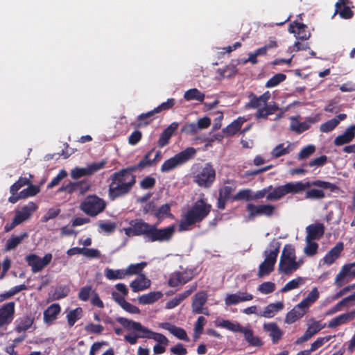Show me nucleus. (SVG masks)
<instances>
[{
	"mask_svg": "<svg viewBox=\"0 0 355 355\" xmlns=\"http://www.w3.org/2000/svg\"><path fill=\"white\" fill-rule=\"evenodd\" d=\"M130 226L123 228L126 236H143L146 242H168L175 231V225H172L164 228H158L156 225L150 224L142 219L131 220Z\"/></svg>",
	"mask_w": 355,
	"mask_h": 355,
	"instance_id": "1",
	"label": "nucleus"
},
{
	"mask_svg": "<svg viewBox=\"0 0 355 355\" xmlns=\"http://www.w3.org/2000/svg\"><path fill=\"white\" fill-rule=\"evenodd\" d=\"M130 166L122 168L112 173L108 189V197L114 200L130 193L136 184V175Z\"/></svg>",
	"mask_w": 355,
	"mask_h": 355,
	"instance_id": "2",
	"label": "nucleus"
},
{
	"mask_svg": "<svg viewBox=\"0 0 355 355\" xmlns=\"http://www.w3.org/2000/svg\"><path fill=\"white\" fill-rule=\"evenodd\" d=\"M313 186L323 189H329L331 192H336L339 190V187L335 184L319 180L305 182H288L284 185L276 187L272 193L267 196V200L269 202L277 201L288 193H300Z\"/></svg>",
	"mask_w": 355,
	"mask_h": 355,
	"instance_id": "3",
	"label": "nucleus"
},
{
	"mask_svg": "<svg viewBox=\"0 0 355 355\" xmlns=\"http://www.w3.org/2000/svg\"><path fill=\"white\" fill-rule=\"evenodd\" d=\"M211 205L207 203L206 199L197 200L181 219L179 230L187 231L192 225L202 221L211 212Z\"/></svg>",
	"mask_w": 355,
	"mask_h": 355,
	"instance_id": "4",
	"label": "nucleus"
},
{
	"mask_svg": "<svg viewBox=\"0 0 355 355\" xmlns=\"http://www.w3.org/2000/svg\"><path fill=\"white\" fill-rule=\"evenodd\" d=\"M280 246V242L275 239H273L269 243L268 249L266 250L263 252L266 258L259 267L258 276L259 277L268 275L274 270Z\"/></svg>",
	"mask_w": 355,
	"mask_h": 355,
	"instance_id": "5",
	"label": "nucleus"
},
{
	"mask_svg": "<svg viewBox=\"0 0 355 355\" xmlns=\"http://www.w3.org/2000/svg\"><path fill=\"white\" fill-rule=\"evenodd\" d=\"M297 269H299V263H296L295 248L291 244H286L279 262V272L290 275Z\"/></svg>",
	"mask_w": 355,
	"mask_h": 355,
	"instance_id": "6",
	"label": "nucleus"
},
{
	"mask_svg": "<svg viewBox=\"0 0 355 355\" xmlns=\"http://www.w3.org/2000/svg\"><path fill=\"white\" fill-rule=\"evenodd\" d=\"M196 150L193 147L187 148L185 150L175 155L173 157L166 160L161 166L162 173H167L180 166L195 156Z\"/></svg>",
	"mask_w": 355,
	"mask_h": 355,
	"instance_id": "7",
	"label": "nucleus"
},
{
	"mask_svg": "<svg viewBox=\"0 0 355 355\" xmlns=\"http://www.w3.org/2000/svg\"><path fill=\"white\" fill-rule=\"evenodd\" d=\"M106 203L96 195L87 196L80 205V209L87 216L94 217L104 211Z\"/></svg>",
	"mask_w": 355,
	"mask_h": 355,
	"instance_id": "8",
	"label": "nucleus"
},
{
	"mask_svg": "<svg viewBox=\"0 0 355 355\" xmlns=\"http://www.w3.org/2000/svg\"><path fill=\"white\" fill-rule=\"evenodd\" d=\"M216 180V171L211 163L205 164L193 175V181L199 187L209 188Z\"/></svg>",
	"mask_w": 355,
	"mask_h": 355,
	"instance_id": "9",
	"label": "nucleus"
},
{
	"mask_svg": "<svg viewBox=\"0 0 355 355\" xmlns=\"http://www.w3.org/2000/svg\"><path fill=\"white\" fill-rule=\"evenodd\" d=\"M246 210L248 212L250 218L259 216H265L266 217L272 216L275 211L276 207L270 204L254 205L248 203L246 205Z\"/></svg>",
	"mask_w": 355,
	"mask_h": 355,
	"instance_id": "10",
	"label": "nucleus"
},
{
	"mask_svg": "<svg viewBox=\"0 0 355 355\" xmlns=\"http://www.w3.org/2000/svg\"><path fill=\"white\" fill-rule=\"evenodd\" d=\"M116 320L121 324L124 328L129 330H135L140 333L139 338L151 339L153 331L142 326L139 322H135L123 317L116 318Z\"/></svg>",
	"mask_w": 355,
	"mask_h": 355,
	"instance_id": "11",
	"label": "nucleus"
},
{
	"mask_svg": "<svg viewBox=\"0 0 355 355\" xmlns=\"http://www.w3.org/2000/svg\"><path fill=\"white\" fill-rule=\"evenodd\" d=\"M106 164L105 161H101L99 162H94L89 164L86 168L76 167L71 171V177L77 180L83 176L91 175L99 170L103 168Z\"/></svg>",
	"mask_w": 355,
	"mask_h": 355,
	"instance_id": "12",
	"label": "nucleus"
},
{
	"mask_svg": "<svg viewBox=\"0 0 355 355\" xmlns=\"http://www.w3.org/2000/svg\"><path fill=\"white\" fill-rule=\"evenodd\" d=\"M27 264L31 267L33 273L41 271L45 266L50 263L52 259V254H46L43 258H40L35 254H31L25 258Z\"/></svg>",
	"mask_w": 355,
	"mask_h": 355,
	"instance_id": "13",
	"label": "nucleus"
},
{
	"mask_svg": "<svg viewBox=\"0 0 355 355\" xmlns=\"http://www.w3.org/2000/svg\"><path fill=\"white\" fill-rule=\"evenodd\" d=\"M15 303L9 302L0 306V328L9 325L15 318Z\"/></svg>",
	"mask_w": 355,
	"mask_h": 355,
	"instance_id": "14",
	"label": "nucleus"
},
{
	"mask_svg": "<svg viewBox=\"0 0 355 355\" xmlns=\"http://www.w3.org/2000/svg\"><path fill=\"white\" fill-rule=\"evenodd\" d=\"M207 297L208 295L206 291H200L194 295L191 304L193 313L196 314H209L207 312V309L203 308V306L207 303Z\"/></svg>",
	"mask_w": 355,
	"mask_h": 355,
	"instance_id": "15",
	"label": "nucleus"
},
{
	"mask_svg": "<svg viewBox=\"0 0 355 355\" xmlns=\"http://www.w3.org/2000/svg\"><path fill=\"white\" fill-rule=\"evenodd\" d=\"M37 208L38 207L35 202H29L26 205L22 207L20 210L16 211L13 218L14 223L18 225L22 223L28 219Z\"/></svg>",
	"mask_w": 355,
	"mask_h": 355,
	"instance_id": "16",
	"label": "nucleus"
},
{
	"mask_svg": "<svg viewBox=\"0 0 355 355\" xmlns=\"http://www.w3.org/2000/svg\"><path fill=\"white\" fill-rule=\"evenodd\" d=\"M193 278V272L191 270L176 272L172 274L168 279V284L171 287H176L183 285Z\"/></svg>",
	"mask_w": 355,
	"mask_h": 355,
	"instance_id": "17",
	"label": "nucleus"
},
{
	"mask_svg": "<svg viewBox=\"0 0 355 355\" xmlns=\"http://www.w3.org/2000/svg\"><path fill=\"white\" fill-rule=\"evenodd\" d=\"M325 324H322L319 321L313 320V322L309 324L307 329L304 334L298 338L295 341V344L300 345L304 342L309 340L315 334L318 333L320 330L324 328Z\"/></svg>",
	"mask_w": 355,
	"mask_h": 355,
	"instance_id": "18",
	"label": "nucleus"
},
{
	"mask_svg": "<svg viewBox=\"0 0 355 355\" xmlns=\"http://www.w3.org/2000/svg\"><path fill=\"white\" fill-rule=\"evenodd\" d=\"M28 185V187L21 191L17 196H10L8 202L15 204L21 199L35 196L40 191L39 186L31 183Z\"/></svg>",
	"mask_w": 355,
	"mask_h": 355,
	"instance_id": "19",
	"label": "nucleus"
},
{
	"mask_svg": "<svg viewBox=\"0 0 355 355\" xmlns=\"http://www.w3.org/2000/svg\"><path fill=\"white\" fill-rule=\"evenodd\" d=\"M197 289V284L194 283L189 286V288L184 292L176 295L173 298L168 301L166 308L171 309L178 306L183 300L187 298L193 292Z\"/></svg>",
	"mask_w": 355,
	"mask_h": 355,
	"instance_id": "20",
	"label": "nucleus"
},
{
	"mask_svg": "<svg viewBox=\"0 0 355 355\" xmlns=\"http://www.w3.org/2000/svg\"><path fill=\"white\" fill-rule=\"evenodd\" d=\"M306 230L307 233L306 241H309V240H319L324 234L325 227L322 223H317L307 226Z\"/></svg>",
	"mask_w": 355,
	"mask_h": 355,
	"instance_id": "21",
	"label": "nucleus"
},
{
	"mask_svg": "<svg viewBox=\"0 0 355 355\" xmlns=\"http://www.w3.org/2000/svg\"><path fill=\"white\" fill-rule=\"evenodd\" d=\"M288 31L294 33L297 39L302 40H309L311 36V33L307 31V26L296 21L289 25Z\"/></svg>",
	"mask_w": 355,
	"mask_h": 355,
	"instance_id": "22",
	"label": "nucleus"
},
{
	"mask_svg": "<svg viewBox=\"0 0 355 355\" xmlns=\"http://www.w3.org/2000/svg\"><path fill=\"white\" fill-rule=\"evenodd\" d=\"M178 126L179 123L178 122H173L163 130L157 141V145L159 148H163L168 144L171 137L178 130Z\"/></svg>",
	"mask_w": 355,
	"mask_h": 355,
	"instance_id": "23",
	"label": "nucleus"
},
{
	"mask_svg": "<svg viewBox=\"0 0 355 355\" xmlns=\"http://www.w3.org/2000/svg\"><path fill=\"white\" fill-rule=\"evenodd\" d=\"M263 329L269 334L273 344H277L284 335L283 331L275 322H268L263 324Z\"/></svg>",
	"mask_w": 355,
	"mask_h": 355,
	"instance_id": "24",
	"label": "nucleus"
},
{
	"mask_svg": "<svg viewBox=\"0 0 355 355\" xmlns=\"http://www.w3.org/2000/svg\"><path fill=\"white\" fill-rule=\"evenodd\" d=\"M344 248L343 242H338L336 245L332 248L324 257L323 263L327 266H330L338 259Z\"/></svg>",
	"mask_w": 355,
	"mask_h": 355,
	"instance_id": "25",
	"label": "nucleus"
},
{
	"mask_svg": "<svg viewBox=\"0 0 355 355\" xmlns=\"http://www.w3.org/2000/svg\"><path fill=\"white\" fill-rule=\"evenodd\" d=\"M253 299V295L247 292L233 293L228 295L225 299V303L227 306L236 304L242 302L250 301Z\"/></svg>",
	"mask_w": 355,
	"mask_h": 355,
	"instance_id": "26",
	"label": "nucleus"
},
{
	"mask_svg": "<svg viewBox=\"0 0 355 355\" xmlns=\"http://www.w3.org/2000/svg\"><path fill=\"white\" fill-rule=\"evenodd\" d=\"M355 137V125H351L346 129L343 134L337 136L334 144L336 146H340L351 142Z\"/></svg>",
	"mask_w": 355,
	"mask_h": 355,
	"instance_id": "27",
	"label": "nucleus"
},
{
	"mask_svg": "<svg viewBox=\"0 0 355 355\" xmlns=\"http://www.w3.org/2000/svg\"><path fill=\"white\" fill-rule=\"evenodd\" d=\"M61 311L59 304H53L44 311V322L47 324H51L58 318Z\"/></svg>",
	"mask_w": 355,
	"mask_h": 355,
	"instance_id": "28",
	"label": "nucleus"
},
{
	"mask_svg": "<svg viewBox=\"0 0 355 355\" xmlns=\"http://www.w3.org/2000/svg\"><path fill=\"white\" fill-rule=\"evenodd\" d=\"M33 322L34 318L31 315H26L19 318L15 322L16 326L15 327V331L19 334L25 332L32 327Z\"/></svg>",
	"mask_w": 355,
	"mask_h": 355,
	"instance_id": "29",
	"label": "nucleus"
},
{
	"mask_svg": "<svg viewBox=\"0 0 355 355\" xmlns=\"http://www.w3.org/2000/svg\"><path fill=\"white\" fill-rule=\"evenodd\" d=\"M162 327L164 329L168 330L171 334H172L178 339L187 342L189 341V338L187 336V332L184 329L176 327L175 325L172 324L170 322H164L162 324Z\"/></svg>",
	"mask_w": 355,
	"mask_h": 355,
	"instance_id": "30",
	"label": "nucleus"
},
{
	"mask_svg": "<svg viewBox=\"0 0 355 355\" xmlns=\"http://www.w3.org/2000/svg\"><path fill=\"white\" fill-rule=\"evenodd\" d=\"M150 286V281L146 277L144 274L139 275V276L130 284L132 291L135 293L144 291L149 288Z\"/></svg>",
	"mask_w": 355,
	"mask_h": 355,
	"instance_id": "31",
	"label": "nucleus"
},
{
	"mask_svg": "<svg viewBox=\"0 0 355 355\" xmlns=\"http://www.w3.org/2000/svg\"><path fill=\"white\" fill-rule=\"evenodd\" d=\"M284 308V304L282 302H277L276 303H271L266 306L263 311L259 314V316L266 318H271L275 314Z\"/></svg>",
	"mask_w": 355,
	"mask_h": 355,
	"instance_id": "32",
	"label": "nucleus"
},
{
	"mask_svg": "<svg viewBox=\"0 0 355 355\" xmlns=\"http://www.w3.org/2000/svg\"><path fill=\"white\" fill-rule=\"evenodd\" d=\"M319 291L316 287H314L308 295L303 299L298 304L297 308L301 309H308L311 304H313L319 298Z\"/></svg>",
	"mask_w": 355,
	"mask_h": 355,
	"instance_id": "33",
	"label": "nucleus"
},
{
	"mask_svg": "<svg viewBox=\"0 0 355 355\" xmlns=\"http://www.w3.org/2000/svg\"><path fill=\"white\" fill-rule=\"evenodd\" d=\"M241 333L243 334L245 340L250 346L261 347L263 345V342L259 336H254L251 329L244 327Z\"/></svg>",
	"mask_w": 355,
	"mask_h": 355,
	"instance_id": "34",
	"label": "nucleus"
},
{
	"mask_svg": "<svg viewBox=\"0 0 355 355\" xmlns=\"http://www.w3.org/2000/svg\"><path fill=\"white\" fill-rule=\"evenodd\" d=\"M293 150V144L290 142L286 144L282 143L276 146L271 151V155L273 158H279L282 156L288 155Z\"/></svg>",
	"mask_w": 355,
	"mask_h": 355,
	"instance_id": "35",
	"label": "nucleus"
},
{
	"mask_svg": "<svg viewBox=\"0 0 355 355\" xmlns=\"http://www.w3.org/2000/svg\"><path fill=\"white\" fill-rule=\"evenodd\" d=\"M244 121L245 120L243 118L239 117L223 128V133L227 137L234 135L241 129Z\"/></svg>",
	"mask_w": 355,
	"mask_h": 355,
	"instance_id": "36",
	"label": "nucleus"
},
{
	"mask_svg": "<svg viewBox=\"0 0 355 355\" xmlns=\"http://www.w3.org/2000/svg\"><path fill=\"white\" fill-rule=\"evenodd\" d=\"M163 294L160 291H153L147 294L142 295L139 297V302L141 304H153L160 298H162Z\"/></svg>",
	"mask_w": 355,
	"mask_h": 355,
	"instance_id": "37",
	"label": "nucleus"
},
{
	"mask_svg": "<svg viewBox=\"0 0 355 355\" xmlns=\"http://www.w3.org/2000/svg\"><path fill=\"white\" fill-rule=\"evenodd\" d=\"M278 110L279 107L275 104L266 105L263 107L258 109L255 114L256 119H267L269 115L273 114Z\"/></svg>",
	"mask_w": 355,
	"mask_h": 355,
	"instance_id": "38",
	"label": "nucleus"
},
{
	"mask_svg": "<svg viewBox=\"0 0 355 355\" xmlns=\"http://www.w3.org/2000/svg\"><path fill=\"white\" fill-rule=\"evenodd\" d=\"M70 194L78 191L80 194L83 195L86 193L90 188V184L86 180H81L78 182H70Z\"/></svg>",
	"mask_w": 355,
	"mask_h": 355,
	"instance_id": "39",
	"label": "nucleus"
},
{
	"mask_svg": "<svg viewBox=\"0 0 355 355\" xmlns=\"http://www.w3.org/2000/svg\"><path fill=\"white\" fill-rule=\"evenodd\" d=\"M155 148H153L152 150H149L146 153V154L144 156L142 159L135 165L130 166L132 169L134 170V171H141L146 167H149L153 165L152 159H150V156L152 153L154 152Z\"/></svg>",
	"mask_w": 355,
	"mask_h": 355,
	"instance_id": "40",
	"label": "nucleus"
},
{
	"mask_svg": "<svg viewBox=\"0 0 355 355\" xmlns=\"http://www.w3.org/2000/svg\"><path fill=\"white\" fill-rule=\"evenodd\" d=\"M305 313V309L297 308V305L291 311L287 313L285 318V322L287 324L294 323L295 321L301 318Z\"/></svg>",
	"mask_w": 355,
	"mask_h": 355,
	"instance_id": "41",
	"label": "nucleus"
},
{
	"mask_svg": "<svg viewBox=\"0 0 355 355\" xmlns=\"http://www.w3.org/2000/svg\"><path fill=\"white\" fill-rule=\"evenodd\" d=\"M27 237L28 234L26 232H24L19 236H12L6 241L5 250L10 251L16 248L22 242V241Z\"/></svg>",
	"mask_w": 355,
	"mask_h": 355,
	"instance_id": "42",
	"label": "nucleus"
},
{
	"mask_svg": "<svg viewBox=\"0 0 355 355\" xmlns=\"http://www.w3.org/2000/svg\"><path fill=\"white\" fill-rule=\"evenodd\" d=\"M352 266H355V263H352L350 265L344 266L341 270L336 275L335 279V284L338 287H341L343 284L347 282V274L350 272L351 267Z\"/></svg>",
	"mask_w": 355,
	"mask_h": 355,
	"instance_id": "43",
	"label": "nucleus"
},
{
	"mask_svg": "<svg viewBox=\"0 0 355 355\" xmlns=\"http://www.w3.org/2000/svg\"><path fill=\"white\" fill-rule=\"evenodd\" d=\"M105 276L110 280L123 279L127 277V273L125 269L113 270L106 268L105 270Z\"/></svg>",
	"mask_w": 355,
	"mask_h": 355,
	"instance_id": "44",
	"label": "nucleus"
},
{
	"mask_svg": "<svg viewBox=\"0 0 355 355\" xmlns=\"http://www.w3.org/2000/svg\"><path fill=\"white\" fill-rule=\"evenodd\" d=\"M205 96V94L196 88L190 89L184 94V99L188 101L196 100L201 103L203 102Z\"/></svg>",
	"mask_w": 355,
	"mask_h": 355,
	"instance_id": "45",
	"label": "nucleus"
},
{
	"mask_svg": "<svg viewBox=\"0 0 355 355\" xmlns=\"http://www.w3.org/2000/svg\"><path fill=\"white\" fill-rule=\"evenodd\" d=\"M82 315L83 309L80 307L70 310L67 314V319L69 326L70 327H73L75 323L81 318Z\"/></svg>",
	"mask_w": 355,
	"mask_h": 355,
	"instance_id": "46",
	"label": "nucleus"
},
{
	"mask_svg": "<svg viewBox=\"0 0 355 355\" xmlns=\"http://www.w3.org/2000/svg\"><path fill=\"white\" fill-rule=\"evenodd\" d=\"M155 114H157V112H155V108L149 111L146 113H142L138 116L137 120L139 123L137 125L138 127L146 126L149 125L153 120L154 119L153 116Z\"/></svg>",
	"mask_w": 355,
	"mask_h": 355,
	"instance_id": "47",
	"label": "nucleus"
},
{
	"mask_svg": "<svg viewBox=\"0 0 355 355\" xmlns=\"http://www.w3.org/2000/svg\"><path fill=\"white\" fill-rule=\"evenodd\" d=\"M30 184V180L28 178L25 177H20L17 181H16L11 187H10V193H11L10 196H17L19 193L17 191L22 188L23 187L28 185Z\"/></svg>",
	"mask_w": 355,
	"mask_h": 355,
	"instance_id": "48",
	"label": "nucleus"
},
{
	"mask_svg": "<svg viewBox=\"0 0 355 355\" xmlns=\"http://www.w3.org/2000/svg\"><path fill=\"white\" fill-rule=\"evenodd\" d=\"M233 201L239 200H252V191L250 189H241L237 193L232 197Z\"/></svg>",
	"mask_w": 355,
	"mask_h": 355,
	"instance_id": "49",
	"label": "nucleus"
},
{
	"mask_svg": "<svg viewBox=\"0 0 355 355\" xmlns=\"http://www.w3.org/2000/svg\"><path fill=\"white\" fill-rule=\"evenodd\" d=\"M309 128L310 124L307 121L300 122L297 120H293L290 125L291 130L297 134L302 133L309 130Z\"/></svg>",
	"mask_w": 355,
	"mask_h": 355,
	"instance_id": "50",
	"label": "nucleus"
},
{
	"mask_svg": "<svg viewBox=\"0 0 355 355\" xmlns=\"http://www.w3.org/2000/svg\"><path fill=\"white\" fill-rule=\"evenodd\" d=\"M147 266V263L142 261L136 264H130L126 269L127 276L141 275V272Z\"/></svg>",
	"mask_w": 355,
	"mask_h": 355,
	"instance_id": "51",
	"label": "nucleus"
},
{
	"mask_svg": "<svg viewBox=\"0 0 355 355\" xmlns=\"http://www.w3.org/2000/svg\"><path fill=\"white\" fill-rule=\"evenodd\" d=\"M350 320V315L346 313H343L341 315H339L338 316L333 318L331 320L329 321L328 324L329 328H335L342 324H345L347 322Z\"/></svg>",
	"mask_w": 355,
	"mask_h": 355,
	"instance_id": "52",
	"label": "nucleus"
},
{
	"mask_svg": "<svg viewBox=\"0 0 355 355\" xmlns=\"http://www.w3.org/2000/svg\"><path fill=\"white\" fill-rule=\"evenodd\" d=\"M286 76L284 73H279L271 77L266 83V87L272 88L277 86L279 84L284 81Z\"/></svg>",
	"mask_w": 355,
	"mask_h": 355,
	"instance_id": "53",
	"label": "nucleus"
},
{
	"mask_svg": "<svg viewBox=\"0 0 355 355\" xmlns=\"http://www.w3.org/2000/svg\"><path fill=\"white\" fill-rule=\"evenodd\" d=\"M275 187H273L272 185H269L267 187H265L261 190L257 191L256 192L252 191V200H257L261 199L264 197L267 199V196L275 190Z\"/></svg>",
	"mask_w": 355,
	"mask_h": 355,
	"instance_id": "54",
	"label": "nucleus"
},
{
	"mask_svg": "<svg viewBox=\"0 0 355 355\" xmlns=\"http://www.w3.org/2000/svg\"><path fill=\"white\" fill-rule=\"evenodd\" d=\"M218 326L225 328V329L230 330L232 331H234V332H240V333L242 332V331L244 328L240 324H239V323L234 324L227 320H223L222 322H220V323L218 324Z\"/></svg>",
	"mask_w": 355,
	"mask_h": 355,
	"instance_id": "55",
	"label": "nucleus"
},
{
	"mask_svg": "<svg viewBox=\"0 0 355 355\" xmlns=\"http://www.w3.org/2000/svg\"><path fill=\"white\" fill-rule=\"evenodd\" d=\"M304 283V280L302 277H297L296 279H293L289 281L286 285L282 288V292H288L289 291L295 289L299 287L300 285L303 284Z\"/></svg>",
	"mask_w": 355,
	"mask_h": 355,
	"instance_id": "56",
	"label": "nucleus"
},
{
	"mask_svg": "<svg viewBox=\"0 0 355 355\" xmlns=\"http://www.w3.org/2000/svg\"><path fill=\"white\" fill-rule=\"evenodd\" d=\"M324 197V192L322 190L318 189H309L306 191L305 194V198L310 200L322 199Z\"/></svg>",
	"mask_w": 355,
	"mask_h": 355,
	"instance_id": "57",
	"label": "nucleus"
},
{
	"mask_svg": "<svg viewBox=\"0 0 355 355\" xmlns=\"http://www.w3.org/2000/svg\"><path fill=\"white\" fill-rule=\"evenodd\" d=\"M335 14H339L340 17L345 19H349L354 16V12L351 10L349 6L335 8Z\"/></svg>",
	"mask_w": 355,
	"mask_h": 355,
	"instance_id": "58",
	"label": "nucleus"
},
{
	"mask_svg": "<svg viewBox=\"0 0 355 355\" xmlns=\"http://www.w3.org/2000/svg\"><path fill=\"white\" fill-rule=\"evenodd\" d=\"M69 289L66 286H60L55 289L52 294V300H58L68 295Z\"/></svg>",
	"mask_w": 355,
	"mask_h": 355,
	"instance_id": "59",
	"label": "nucleus"
},
{
	"mask_svg": "<svg viewBox=\"0 0 355 355\" xmlns=\"http://www.w3.org/2000/svg\"><path fill=\"white\" fill-rule=\"evenodd\" d=\"M338 124L339 120L337 119H331L321 124L320 130L322 132H329L333 130Z\"/></svg>",
	"mask_w": 355,
	"mask_h": 355,
	"instance_id": "60",
	"label": "nucleus"
},
{
	"mask_svg": "<svg viewBox=\"0 0 355 355\" xmlns=\"http://www.w3.org/2000/svg\"><path fill=\"white\" fill-rule=\"evenodd\" d=\"M333 338L332 336L318 338L311 345L310 351L315 352L321 347L324 343L329 341Z\"/></svg>",
	"mask_w": 355,
	"mask_h": 355,
	"instance_id": "61",
	"label": "nucleus"
},
{
	"mask_svg": "<svg viewBox=\"0 0 355 355\" xmlns=\"http://www.w3.org/2000/svg\"><path fill=\"white\" fill-rule=\"evenodd\" d=\"M312 241L313 240H309V241H306V245L304 250V253L309 257L314 256L318 249V244Z\"/></svg>",
	"mask_w": 355,
	"mask_h": 355,
	"instance_id": "62",
	"label": "nucleus"
},
{
	"mask_svg": "<svg viewBox=\"0 0 355 355\" xmlns=\"http://www.w3.org/2000/svg\"><path fill=\"white\" fill-rule=\"evenodd\" d=\"M171 215L172 214H171V207L168 204H164L162 205L155 212V216L159 219L164 218L166 216H171Z\"/></svg>",
	"mask_w": 355,
	"mask_h": 355,
	"instance_id": "63",
	"label": "nucleus"
},
{
	"mask_svg": "<svg viewBox=\"0 0 355 355\" xmlns=\"http://www.w3.org/2000/svg\"><path fill=\"white\" fill-rule=\"evenodd\" d=\"M85 330L88 334H101L104 330V327L101 324L88 323L85 327Z\"/></svg>",
	"mask_w": 355,
	"mask_h": 355,
	"instance_id": "64",
	"label": "nucleus"
}]
</instances>
